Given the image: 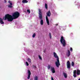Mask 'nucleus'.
<instances>
[{
	"label": "nucleus",
	"mask_w": 80,
	"mask_h": 80,
	"mask_svg": "<svg viewBox=\"0 0 80 80\" xmlns=\"http://www.w3.org/2000/svg\"><path fill=\"white\" fill-rule=\"evenodd\" d=\"M53 55L55 58H57V59H58H58H59V58H58V56H57V55L55 52H54Z\"/></svg>",
	"instance_id": "obj_13"
},
{
	"label": "nucleus",
	"mask_w": 80,
	"mask_h": 80,
	"mask_svg": "<svg viewBox=\"0 0 80 80\" xmlns=\"http://www.w3.org/2000/svg\"><path fill=\"white\" fill-rule=\"evenodd\" d=\"M0 23L1 24H4V22L3 21V19L0 18Z\"/></svg>",
	"instance_id": "obj_15"
},
{
	"label": "nucleus",
	"mask_w": 80,
	"mask_h": 80,
	"mask_svg": "<svg viewBox=\"0 0 80 80\" xmlns=\"http://www.w3.org/2000/svg\"><path fill=\"white\" fill-rule=\"evenodd\" d=\"M51 12H50V11L49 10L48 12H47L46 13L47 16L48 17H50V15H51Z\"/></svg>",
	"instance_id": "obj_11"
},
{
	"label": "nucleus",
	"mask_w": 80,
	"mask_h": 80,
	"mask_svg": "<svg viewBox=\"0 0 80 80\" xmlns=\"http://www.w3.org/2000/svg\"><path fill=\"white\" fill-rule=\"evenodd\" d=\"M34 80H38V77L37 76H36L34 78Z\"/></svg>",
	"instance_id": "obj_25"
},
{
	"label": "nucleus",
	"mask_w": 80,
	"mask_h": 80,
	"mask_svg": "<svg viewBox=\"0 0 80 80\" xmlns=\"http://www.w3.org/2000/svg\"><path fill=\"white\" fill-rule=\"evenodd\" d=\"M56 26H58V24H56Z\"/></svg>",
	"instance_id": "obj_32"
},
{
	"label": "nucleus",
	"mask_w": 80,
	"mask_h": 80,
	"mask_svg": "<svg viewBox=\"0 0 80 80\" xmlns=\"http://www.w3.org/2000/svg\"><path fill=\"white\" fill-rule=\"evenodd\" d=\"M51 80H54V79H53V77H51Z\"/></svg>",
	"instance_id": "obj_30"
},
{
	"label": "nucleus",
	"mask_w": 80,
	"mask_h": 80,
	"mask_svg": "<svg viewBox=\"0 0 80 80\" xmlns=\"http://www.w3.org/2000/svg\"><path fill=\"white\" fill-rule=\"evenodd\" d=\"M27 12H28V13H30V11L29 9H28L27 10Z\"/></svg>",
	"instance_id": "obj_24"
},
{
	"label": "nucleus",
	"mask_w": 80,
	"mask_h": 80,
	"mask_svg": "<svg viewBox=\"0 0 80 80\" xmlns=\"http://www.w3.org/2000/svg\"><path fill=\"white\" fill-rule=\"evenodd\" d=\"M68 52L67 53V56L68 57H70V52L68 50Z\"/></svg>",
	"instance_id": "obj_14"
},
{
	"label": "nucleus",
	"mask_w": 80,
	"mask_h": 80,
	"mask_svg": "<svg viewBox=\"0 0 80 80\" xmlns=\"http://www.w3.org/2000/svg\"><path fill=\"white\" fill-rule=\"evenodd\" d=\"M26 63L27 66H28V65H29V64H28V63L27 62H26Z\"/></svg>",
	"instance_id": "obj_27"
},
{
	"label": "nucleus",
	"mask_w": 80,
	"mask_h": 80,
	"mask_svg": "<svg viewBox=\"0 0 80 80\" xmlns=\"http://www.w3.org/2000/svg\"><path fill=\"white\" fill-rule=\"evenodd\" d=\"M72 66V67H74V65H75V63H74V62H72L71 63Z\"/></svg>",
	"instance_id": "obj_21"
},
{
	"label": "nucleus",
	"mask_w": 80,
	"mask_h": 80,
	"mask_svg": "<svg viewBox=\"0 0 80 80\" xmlns=\"http://www.w3.org/2000/svg\"><path fill=\"white\" fill-rule=\"evenodd\" d=\"M22 2V3H28V1L27 0H23Z\"/></svg>",
	"instance_id": "obj_17"
},
{
	"label": "nucleus",
	"mask_w": 80,
	"mask_h": 80,
	"mask_svg": "<svg viewBox=\"0 0 80 80\" xmlns=\"http://www.w3.org/2000/svg\"><path fill=\"white\" fill-rule=\"evenodd\" d=\"M57 62H55V65L58 68L59 67V66L60 65V61H59V59L58 58V59H57Z\"/></svg>",
	"instance_id": "obj_6"
},
{
	"label": "nucleus",
	"mask_w": 80,
	"mask_h": 80,
	"mask_svg": "<svg viewBox=\"0 0 80 80\" xmlns=\"http://www.w3.org/2000/svg\"><path fill=\"white\" fill-rule=\"evenodd\" d=\"M38 12L39 18V19L41 20L40 22V24L41 25H43V20L42 19V10L40 9H39Z\"/></svg>",
	"instance_id": "obj_1"
},
{
	"label": "nucleus",
	"mask_w": 80,
	"mask_h": 80,
	"mask_svg": "<svg viewBox=\"0 0 80 80\" xmlns=\"http://www.w3.org/2000/svg\"><path fill=\"white\" fill-rule=\"evenodd\" d=\"M78 80H80V78H79V79H78Z\"/></svg>",
	"instance_id": "obj_33"
},
{
	"label": "nucleus",
	"mask_w": 80,
	"mask_h": 80,
	"mask_svg": "<svg viewBox=\"0 0 80 80\" xmlns=\"http://www.w3.org/2000/svg\"><path fill=\"white\" fill-rule=\"evenodd\" d=\"M48 69V70H49L50 69V68H51V66L50 65H48V67H47Z\"/></svg>",
	"instance_id": "obj_18"
},
{
	"label": "nucleus",
	"mask_w": 80,
	"mask_h": 80,
	"mask_svg": "<svg viewBox=\"0 0 80 80\" xmlns=\"http://www.w3.org/2000/svg\"><path fill=\"white\" fill-rule=\"evenodd\" d=\"M8 3H9L10 5H8V7L9 8H12V5H13V4H12V1L9 0L8 1Z\"/></svg>",
	"instance_id": "obj_8"
},
{
	"label": "nucleus",
	"mask_w": 80,
	"mask_h": 80,
	"mask_svg": "<svg viewBox=\"0 0 80 80\" xmlns=\"http://www.w3.org/2000/svg\"><path fill=\"white\" fill-rule=\"evenodd\" d=\"M71 68L70 62V61H68L67 62V68L70 69Z\"/></svg>",
	"instance_id": "obj_7"
},
{
	"label": "nucleus",
	"mask_w": 80,
	"mask_h": 80,
	"mask_svg": "<svg viewBox=\"0 0 80 80\" xmlns=\"http://www.w3.org/2000/svg\"><path fill=\"white\" fill-rule=\"evenodd\" d=\"M4 1L5 3H7V1H6V0H4Z\"/></svg>",
	"instance_id": "obj_31"
},
{
	"label": "nucleus",
	"mask_w": 80,
	"mask_h": 80,
	"mask_svg": "<svg viewBox=\"0 0 80 80\" xmlns=\"http://www.w3.org/2000/svg\"><path fill=\"white\" fill-rule=\"evenodd\" d=\"M33 68H36H36H37V67H36V66H35V65H33Z\"/></svg>",
	"instance_id": "obj_28"
},
{
	"label": "nucleus",
	"mask_w": 80,
	"mask_h": 80,
	"mask_svg": "<svg viewBox=\"0 0 80 80\" xmlns=\"http://www.w3.org/2000/svg\"><path fill=\"white\" fill-rule=\"evenodd\" d=\"M80 70H79V69H77V71L76 70H74L73 72V76L74 77V78H75L77 77L76 74H77V75H80Z\"/></svg>",
	"instance_id": "obj_5"
},
{
	"label": "nucleus",
	"mask_w": 80,
	"mask_h": 80,
	"mask_svg": "<svg viewBox=\"0 0 80 80\" xmlns=\"http://www.w3.org/2000/svg\"><path fill=\"white\" fill-rule=\"evenodd\" d=\"M28 62H29V63H31V59H30V58H28Z\"/></svg>",
	"instance_id": "obj_20"
},
{
	"label": "nucleus",
	"mask_w": 80,
	"mask_h": 80,
	"mask_svg": "<svg viewBox=\"0 0 80 80\" xmlns=\"http://www.w3.org/2000/svg\"><path fill=\"white\" fill-rule=\"evenodd\" d=\"M39 58L40 60H42V57L40 56L39 55H38Z\"/></svg>",
	"instance_id": "obj_23"
},
{
	"label": "nucleus",
	"mask_w": 80,
	"mask_h": 80,
	"mask_svg": "<svg viewBox=\"0 0 80 80\" xmlns=\"http://www.w3.org/2000/svg\"><path fill=\"white\" fill-rule=\"evenodd\" d=\"M49 37L50 39H52V35H51V33H49Z\"/></svg>",
	"instance_id": "obj_26"
},
{
	"label": "nucleus",
	"mask_w": 80,
	"mask_h": 80,
	"mask_svg": "<svg viewBox=\"0 0 80 80\" xmlns=\"http://www.w3.org/2000/svg\"><path fill=\"white\" fill-rule=\"evenodd\" d=\"M7 19H8V22H12L13 20L12 16L8 14L5 15L4 20H6Z\"/></svg>",
	"instance_id": "obj_2"
},
{
	"label": "nucleus",
	"mask_w": 80,
	"mask_h": 80,
	"mask_svg": "<svg viewBox=\"0 0 80 80\" xmlns=\"http://www.w3.org/2000/svg\"><path fill=\"white\" fill-rule=\"evenodd\" d=\"M28 79H30V75H31V72H30V70H28Z\"/></svg>",
	"instance_id": "obj_9"
},
{
	"label": "nucleus",
	"mask_w": 80,
	"mask_h": 80,
	"mask_svg": "<svg viewBox=\"0 0 80 80\" xmlns=\"http://www.w3.org/2000/svg\"><path fill=\"white\" fill-rule=\"evenodd\" d=\"M51 71H52V73H55V68L52 67H51Z\"/></svg>",
	"instance_id": "obj_10"
},
{
	"label": "nucleus",
	"mask_w": 80,
	"mask_h": 80,
	"mask_svg": "<svg viewBox=\"0 0 80 80\" xmlns=\"http://www.w3.org/2000/svg\"><path fill=\"white\" fill-rule=\"evenodd\" d=\"M46 22L48 23V25H50V23L49 22V20H48V16H46Z\"/></svg>",
	"instance_id": "obj_12"
},
{
	"label": "nucleus",
	"mask_w": 80,
	"mask_h": 80,
	"mask_svg": "<svg viewBox=\"0 0 80 80\" xmlns=\"http://www.w3.org/2000/svg\"><path fill=\"white\" fill-rule=\"evenodd\" d=\"M19 16H20V13L18 12H15L12 14V17L14 18L13 19L18 18Z\"/></svg>",
	"instance_id": "obj_3"
},
{
	"label": "nucleus",
	"mask_w": 80,
	"mask_h": 80,
	"mask_svg": "<svg viewBox=\"0 0 80 80\" xmlns=\"http://www.w3.org/2000/svg\"><path fill=\"white\" fill-rule=\"evenodd\" d=\"M70 51H71V52H72V50H73V49H72V48H70Z\"/></svg>",
	"instance_id": "obj_29"
},
{
	"label": "nucleus",
	"mask_w": 80,
	"mask_h": 80,
	"mask_svg": "<svg viewBox=\"0 0 80 80\" xmlns=\"http://www.w3.org/2000/svg\"><path fill=\"white\" fill-rule=\"evenodd\" d=\"M45 8L46 9H47V8H48V5L47 3L45 4Z\"/></svg>",
	"instance_id": "obj_19"
},
{
	"label": "nucleus",
	"mask_w": 80,
	"mask_h": 80,
	"mask_svg": "<svg viewBox=\"0 0 80 80\" xmlns=\"http://www.w3.org/2000/svg\"><path fill=\"white\" fill-rule=\"evenodd\" d=\"M36 35V34L35 33H34L32 35V37L33 38H35V37Z\"/></svg>",
	"instance_id": "obj_22"
},
{
	"label": "nucleus",
	"mask_w": 80,
	"mask_h": 80,
	"mask_svg": "<svg viewBox=\"0 0 80 80\" xmlns=\"http://www.w3.org/2000/svg\"><path fill=\"white\" fill-rule=\"evenodd\" d=\"M63 75L65 78H67V74H66V73L63 72Z\"/></svg>",
	"instance_id": "obj_16"
},
{
	"label": "nucleus",
	"mask_w": 80,
	"mask_h": 80,
	"mask_svg": "<svg viewBox=\"0 0 80 80\" xmlns=\"http://www.w3.org/2000/svg\"><path fill=\"white\" fill-rule=\"evenodd\" d=\"M60 41L61 43H62L63 47H65V45H66V41H65V40L64 39L63 37H61Z\"/></svg>",
	"instance_id": "obj_4"
}]
</instances>
